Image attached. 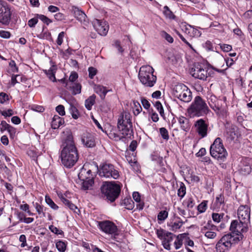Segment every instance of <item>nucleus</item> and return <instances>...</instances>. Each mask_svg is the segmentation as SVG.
I'll list each match as a JSON object with an SVG mask.
<instances>
[{
    "instance_id": "obj_52",
    "label": "nucleus",
    "mask_w": 252,
    "mask_h": 252,
    "mask_svg": "<svg viewBox=\"0 0 252 252\" xmlns=\"http://www.w3.org/2000/svg\"><path fill=\"white\" fill-rule=\"evenodd\" d=\"M11 126L8 124L5 121H2L0 124V129L1 131L8 130Z\"/></svg>"
},
{
    "instance_id": "obj_10",
    "label": "nucleus",
    "mask_w": 252,
    "mask_h": 252,
    "mask_svg": "<svg viewBox=\"0 0 252 252\" xmlns=\"http://www.w3.org/2000/svg\"><path fill=\"white\" fill-rule=\"evenodd\" d=\"M207 98L210 107L217 114L222 116L226 115V110L222 106V101L220 99H218L215 95L212 94H208Z\"/></svg>"
},
{
    "instance_id": "obj_1",
    "label": "nucleus",
    "mask_w": 252,
    "mask_h": 252,
    "mask_svg": "<svg viewBox=\"0 0 252 252\" xmlns=\"http://www.w3.org/2000/svg\"><path fill=\"white\" fill-rule=\"evenodd\" d=\"M63 149L61 153L62 164L67 168L74 165L78 159L77 148L73 140L72 134H68L62 145Z\"/></svg>"
},
{
    "instance_id": "obj_16",
    "label": "nucleus",
    "mask_w": 252,
    "mask_h": 252,
    "mask_svg": "<svg viewBox=\"0 0 252 252\" xmlns=\"http://www.w3.org/2000/svg\"><path fill=\"white\" fill-rule=\"evenodd\" d=\"M11 16L10 8L0 1V23L5 25H8L10 22Z\"/></svg>"
},
{
    "instance_id": "obj_19",
    "label": "nucleus",
    "mask_w": 252,
    "mask_h": 252,
    "mask_svg": "<svg viewBox=\"0 0 252 252\" xmlns=\"http://www.w3.org/2000/svg\"><path fill=\"white\" fill-rule=\"evenodd\" d=\"M252 160L249 158H243L239 165V170L243 175L249 174L252 171Z\"/></svg>"
},
{
    "instance_id": "obj_45",
    "label": "nucleus",
    "mask_w": 252,
    "mask_h": 252,
    "mask_svg": "<svg viewBox=\"0 0 252 252\" xmlns=\"http://www.w3.org/2000/svg\"><path fill=\"white\" fill-rule=\"evenodd\" d=\"M201 233L205 234V236L209 239H214L216 237V233L212 230H207L202 231Z\"/></svg>"
},
{
    "instance_id": "obj_61",
    "label": "nucleus",
    "mask_w": 252,
    "mask_h": 252,
    "mask_svg": "<svg viewBox=\"0 0 252 252\" xmlns=\"http://www.w3.org/2000/svg\"><path fill=\"white\" fill-rule=\"evenodd\" d=\"M64 32H61L59 35L57 40L58 45H61L63 42V38L64 36Z\"/></svg>"
},
{
    "instance_id": "obj_30",
    "label": "nucleus",
    "mask_w": 252,
    "mask_h": 252,
    "mask_svg": "<svg viewBox=\"0 0 252 252\" xmlns=\"http://www.w3.org/2000/svg\"><path fill=\"white\" fill-rule=\"evenodd\" d=\"M69 88L72 90L73 94L75 95L81 93V85L79 83H71L69 85Z\"/></svg>"
},
{
    "instance_id": "obj_63",
    "label": "nucleus",
    "mask_w": 252,
    "mask_h": 252,
    "mask_svg": "<svg viewBox=\"0 0 252 252\" xmlns=\"http://www.w3.org/2000/svg\"><path fill=\"white\" fill-rule=\"evenodd\" d=\"M162 35L169 43H172L173 42V38L167 32H163Z\"/></svg>"
},
{
    "instance_id": "obj_2",
    "label": "nucleus",
    "mask_w": 252,
    "mask_h": 252,
    "mask_svg": "<svg viewBox=\"0 0 252 252\" xmlns=\"http://www.w3.org/2000/svg\"><path fill=\"white\" fill-rule=\"evenodd\" d=\"M210 110L205 101L200 96H196L188 109V113L192 117H201L207 115Z\"/></svg>"
},
{
    "instance_id": "obj_7",
    "label": "nucleus",
    "mask_w": 252,
    "mask_h": 252,
    "mask_svg": "<svg viewBox=\"0 0 252 252\" xmlns=\"http://www.w3.org/2000/svg\"><path fill=\"white\" fill-rule=\"evenodd\" d=\"M239 241V238L227 234L224 235L217 243L216 250L217 252H227L232 245Z\"/></svg>"
},
{
    "instance_id": "obj_59",
    "label": "nucleus",
    "mask_w": 252,
    "mask_h": 252,
    "mask_svg": "<svg viewBox=\"0 0 252 252\" xmlns=\"http://www.w3.org/2000/svg\"><path fill=\"white\" fill-rule=\"evenodd\" d=\"M9 65L11 67L12 72L14 73L18 72V68L16 66L15 62L13 60H12L10 62Z\"/></svg>"
},
{
    "instance_id": "obj_47",
    "label": "nucleus",
    "mask_w": 252,
    "mask_h": 252,
    "mask_svg": "<svg viewBox=\"0 0 252 252\" xmlns=\"http://www.w3.org/2000/svg\"><path fill=\"white\" fill-rule=\"evenodd\" d=\"M18 78L20 79L21 82L23 81V77L20 75H13L11 77V83L13 86L15 85L16 83H19L20 81L18 80Z\"/></svg>"
},
{
    "instance_id": "obj_58",
    "label": "nucleus",
    "mask_w": 252,
    "mask_h": 252,
    "mask_svg": "<svg viewBox=\"0 0 252 252\" xmlns=\"http://www.w3.org/2000/svg\"><path fill=\"white\" fill-rule=\"evenodd\" d=\"M8 95L4 93H0V103H3L8 100Z\"/></svg>"
},
{
    "instance_id": "obj_43",
    "label": "nucleus",
    "mask_w": 252,
    "mask_h": 252,
    "mask_svg": "<svg viewBox=\"0 0 252 252\" xmlns=\"http://www.w3.org/2000/svg\"><path fill=\"white\" fill-rule=\"evenodd\" d=\"M223 214L213 213L212 218L214 221L219 223L220 221L223 216Z\"/></svg>"
},
{
    "instance_id": "obj_56",
    "label": "nucleus",
    "mask_w": 252,
    "mask_h": 252,
    "mask_svg": "<svg viewBox=\"0 0 252 252\" xmlns=\"http://www.w3.org/2000/svg\"><path fill=\"white\" fill-rule=\"evenodd\" d=\"M88 71L89 77L91 79H93L94 77L96 75L97 70L93 67H90L88 69Z\"/></svg>"
},
{
    "instance_id": "obj_3",
    "label": "nucleus",
    "mask_w": 252,
    "mask_h": 252,
    "mask_svg": "<svg viewBox=\"0 0 252 252\" xmlns=\"http://www.w3.org/2000/svg\"><path fill=\"white\" fill-rule=\"evenodd\" d=\"M100 189L104 197L111 202H113L119 197L121 186L120 184L116 182H105Z\"/></svg>"
},
{
    "instance_id": "obj_48",
    "label": "nucleus",
    "mask_w": 252,
    "mask_h": 252,
    "mask_svg": "<svg viewBox=\"0 0 252 252\" xmlns=\"http://www.w3.org/2000/svg\"><path fill=\"white\" fill-rule=\"evenodd\" d=\"M218 208H220L224 203L223 197L220 194L219 196L216 197V201L215 203Z\"/></svg>"
},
{
    "instance_id": "obj_22",
    "label": "nucleus",
    "mask_w": 252,
    "mask_h": 252,
    "mask_svg": "<svg viewBox=\"0 0 252 252\" xmlns=\"http://www.w3.org/2000/svg\"><path fill=\"white\" fill-rule=\"evenodd\" d=\"M94 91L98 94L101 99H104L107 93L111 90H108L106 87L100 85H95L94 87Z\"/></svg>"
},
{
    "instance_id": "obj_24",
    "label": "nucleus",
    "mask_w": 252,
    "mask_h": 252,
    "mask_svg": "<svg viewBox=\"0 0 252 252\" xmlns=\"http://www.w3.org/2000/svg\"><path fill=\"white\" fill-rule=\"evenodd\" d=\"M64 123V120L59 116H54L51 122V126L53 129L58 128L61 125Z\"/></svg>"
},
{
    "instance_id": "obj_55",
    "label": "nucleus",
    "mask_w": 252,
    "mask_h": 252,
    "mask_svg": "<svg viewBox=\"0 0 252 252\" xmlns=\"http://www.w3.org/2000/svg\"><path fill=\"white\" fill-rule=\"evenodd\" d=\"M56 111L61 115L64 116L65 114L64 107L62 105H59L56 108Z\"/></svg>"
},
{
    "instance_id": "obj_14",
    "label": "nucleus",
    "mask_w": 252,
    "mask_h": 252,
    "mask_svg": "<svg viewBox=\"0 0 252 252\" xmlns=\"http://www.w3.org/2000/svg\"><path fill=\"white\" fill-rule=\"evenodd\" d=\"M251 225L248 224H244L238 221L237 220H233L232 221L230 230L233 233H235L236 235H240L242 233L246 232Z\"/></svg>"
},
{
    "instance_id": "obj_17",
    "label": "nucleus",
    "mask_w": 252,
    "mask_h": 252,
    "mask_svg": "<svg viewBox=\"0 0 252 252\" xmlns=\"http://www.w3.org/2000/svg\"><path fill=\"white\" fill-rule=\"evenodd\" d=\"M194 126L196 132L200 138H203L207 136L209 125L204 119H200L196 121Z\"/></svg>"
},
{
    "instance_id": "obj_62",
    "label": "nucleus",
    "mask_w": 252,
    "mask_h": 252,
    "mask_svg": "<svg viewBox=\"0 0 252 252\" xmlns=\"http://www.w3.org/2000/svg\"><path fill=\"white\" fill-rule=\"evenodd\" d=\"M141 101L145 109H148L150 107L151 104L146 98L144 97L141 98Z\"/></svg>"
},
{
    "instance_id": "obj_9",
    "label": "nucleus",
    "mask_w": 252,
    "mask_h": 252,
    "mask_svg": "<svg viewBox=\"0 0 252 252\" xmlns=\"http://www.w3.org/2000/svg\"><path fill=\"white\" fill-rule=\"evenodd\" d=\"M173 94L175 97L185 102H189L192 99L191 91L183 84H178L175 86Z\"/></svg>"
},
{
    "instance_id": "obj_49",
    "label": "nucleus",
    "mask_w": 252,
    "mask_h": 252,
    "mask_svg": "<svg viewBox=\"0 0 252 252\" xmlns=\"http://www.w3.org/2000/svg\"><path fill=\"white\" fill-rule=\"evenodd\" d=\"M207 201H203L197 207L198 211L200 213L204 212L207 209Z\"/></svg>"
},
{
    "instance_id": "obj_40",
    "label": "nucleus",
    "mask_w": 252,
    "mask_h": 252,
    "mask_svg": "<svg viewBox=\"0 0 252 252\" xmlns=\"http://www.w3.org/2000/svg\"><path fill=\"white\" fill-rule=\"evenodd\" d=\"M49 229L52 233H53L56 235H60L62 236H63V235H64V232L63 231H62L61 229H59L57 227H56L53 225L49 226Z\"/></svg>"
},
{
    "instance_id": "obj_4",
    "label": "nucleus",
    "mask_w": 252,
    "mask_h": 252,
    "mask_svg": "<svg viewBox=\"0 0 252 252\" xmlns=\"http://www.w3.org/2000/svg\"><path fill=\"white\" fill-rule=\"evenodd\" d=\"M118 128L123 137L130 135L132 133L131 115L129 112L124 111L118 119Z\"/></svg>"
},
{
    "instance_id": "obj_8",
    "label": "nucleus",
    "mask_w": 252,
    "mask_h": 252,
    "mask_svg": "<svg viewBox=\"0 0 252 252\" xmlns=\"http://www.w3.org/2000/svg\"><path fill=\"white\" fill-rule=\"evenodd\" d=\"M187 234L186 233L180 234L176 236L171 232L167 233L165 238L162 241V244L164 248L167 250L171 249L170 243L173 241L174 238L176 240L174 242V245L176 250L179 249L183 245V240L186 238Z\"/></svg>"
},
{
    "instance_id": "obj_44",
    "label": "nucleus",
    "mask_w": 252,
    "mask_h": 252,
    "mask_svg": "<svg viewBox=\"0 0 252 252\" xmlns=\"http://www.w3.org/2000/svg\"><path fill=\"white\" fill-rule=\"evenodd\" d=\"M159 132L162 138L166 140L169 139V134L167 130L164 127L159 128Z\"/></svg>"
},
{
    "instance_id": "obj_64",
    "label": "nucleus",
    "mask_w": 252,
    "mask_h": 252,
    "mask_svg": "<svg viewBox=\"0 0 252 252\" xmlns=\"http://www.w3.org/2000/svg\"><path fill=\"white\" fill-rule=\"evenodd\" d=\"M38 22V18H33L30 20H29L28 24L29 27L32 28L34 27L35 25L37 24Z\"/></svg>"
},
{
    "instance_id": "obj_60",
    "label": "nucleus",
    "mask_w": 252,
    "mask_h": 252,
    "mask_svg": "<svg viewBox=\"0 0 252 252\" xmlns=\"http://www.w3.org/2000/svg\"><path fill=\"white\" fill-rule=\"evenodd\" d=\"M70 54H71V51L69 49L66 50L65 51H62L61 52L62 57L65 59H68Z\"/></svg>"
},
{
    "instance_id": "obj_12",
    "label": "nucleus",
    "mask_w": 252,
    "mask_h": 252,
    "mask_svg": "<svg viewBox=\"0 0 252 252\" xmlns=\"http://www.w3.org/2000/svg\"><path fill=\"white\" fill-rule=\"evenodd\" d=\"M237 215L241 222L251 225V208L249 206H240L237 210Z\"/></svg>"
},
{
    "instance_id": "obj_41",
    "label": "nucleus",
    "mask_w": 252,
    "mask_h": 252,
    "mask_svg": "<svg viewBox=\"0 0 252 252\" xmlns=\"http://www.w3.org/2000/svg\"><path fill=\"white\" fill-rule=\"evenodd\" d=\"M186 193V188L183 183H181L179 189L178 190V195L179 196L183 198Z\"/></svg>"
},
{
    "instance_id": "obj_31",
    "label": "nucleus",
    "mask_w": 252,
    "mask_h": 252,
    "mask_svg": "<svg viewBox=\"0 0 252 252\" xmlns=\"http://www.w3.org/2000/svg\"><path fill=\"white\" fill-rule=\"evenodd\" d=\"M67 242L59 240L56 243V247L60 252H64L66 249Z\"/></svg>"
},
{
    "instance_id": "obj_25",
    "label": "nucleus",
    "mask_w": 252,
    "mask_h": 252,
    "mask_svg": "<svg viewBox=\"0 0 252 252\" xmlns=\"http://www.w3.org/2000/svg\"><path fill=\"white\" fill-rule=\"evenodd\" d=\"M61 201L66 206H67L70 210H72L75 213L78 214L80 212L77 207L72 203L69 200L64 198L63 196L61 197Z\"/></svg>"
},
{
    "instance_id": "obj_5",
    "label": "nucleus",
    "mask_w": 252,
    "mask_h": 252,
    "mask_svg": "<svg viewBox=\"0 0 252 252\" xmlns=\"http://www.w3.org/2000/svg\"><path fill=\"white\" fill-rule=\"evenodd\" d=\"M154 68L150 65H144L140 67L138 77L145 86L152 87L156 83L157 76L154 75Z\"/></svg>"
},
{
    "instance_id": "obj_37",
    "label": "nucleus",
    "mask_w": 252,
    "mask_h": 252,
    "mask_svg": "<svg viewBox=\"0 0 252 252\" xmlns=\"http://www.w3.org/2000/svg\"><path fill=\"white\" fill-rule=\"evenodd\" d=\"M108 136L110 139H113L115 141H119L126 137H123V134H122V135H119L114 131H110L108 134Z\"/></svg>"
},
{
    "instance_id": "obj_50",
    "label": "nucleus",
    "mask_w": 252,
    "mask_h": 252,
    "mask_svg": "<svg viewBox=\"0 0 252 252\" xmlns=\"http://www.w3.org/2000/svg\"><path fill=\"white\" fill-rule=\"evenodd\" d=\"M37 18L42 21L43 23L49 25L52 22V21L46 16L43 15H37Z\"/></svg>"
},
{
    "instance_id": "obj_33",
    "label": "nucleus",
    "mask_w": 252,
    "mask_h": 252,
    "mask_svg": "<svg viewBox=\"0 0 252 252\" xmlns=\"http://www.w3.org/2000/svg\"><path fill=\"white\" fill-rule=\"evenodd\" d=\"M182 224L183 222L179 221L177 222H170L168 225L170 227V230L176 231L181 227Z\"/></svg>"
},
{
    "instance_id": "obj_57",
    "label": "nucleus",
    "mask_w": 252,
    "mask_h": 252,
    "mask_svg": "<svg viewBox=\"0 0 252 252\" xmlns=\"http://www.w3.org/2000/svg\"><path fill=\"white\" fill-rule=\"evenodd\" d=\"M7 131L9 133L10 137L12 139H14L16 133V128L11 126L9 127Z\"/></svg>"
},
{
    "instance_id": "obj_28",
    "label": "nucleus",
    "mask_w": 252,
    "mask_h": 252,
    "mask_svg": "<svg viewBox=\"0 0 252 252\" xmlns=\"http://www.w3.org/2000/svg\"><path fill=\"white\" fill-rule=\"evenodd\" d=\"M96 98V96L95 94H93L89 96L86 100H85V107L86 108L90 110L92 109V106L95 103V100Z\"/></svg>"
},
{
    "instance_id": "obj_34",
    "label": "nucleus",
    "mask_w": 252,
    "mask_h": 252,
    "mask_svg": "<svg viewBox=\"0 0 252 252\" xmlns=\"http://www.w3.org/2000/svg\"><path fill=\"white\" fill-rule=\"evenodd\" d=\"M78 178L80 180H85L89 179L86 170V166H83L78 174Z\"/></svg>"
},
{
    "instance_id": "obj_18",
    "label": "nucleus",
    "mask_w": 252,
    "mask_h": 252,
    "mask_svg": "<svg viewBox=\"0 0 252 252\" xmlns=\"http://www.w3.org/2000/svg\"><path fill=\"white\" fill-rule=\"evenodd\" d=\"M94 27L101 35H106L109 30V25L106 21L97 19L94 22Z\"/></svg>"
},
{
    "instance_id": "obj_35",
    "label": "nucleus",
    "mask_w": 252,
    "mask_h": 252,
    "mask_svg": "<svg viewBox=\"0 0 252 252\" xmlns=\"http://www.w3.org/2000/svg\"><path fill=\"white\" fill-rule=\"evenodd\" d=\"M69 111L73 118L74 119H77L79 118L80 114L76 107L72 105H70Z\"/></svg>"
},
{
    "instance_id": "obj_32",
    "label": "nucleus",
    "mask_w": 252,
    "mask_h": 252,
    "mask_svg": "<svg viewBox=\"0 0 252 252\" xmlns=\"http://www.w3.org/2000/svg\"><path fill=\"white\" fill-rule=\"evenodd\" d=\"M82 183V188L84 190L89 189L94 184V180L93 179H89L85 180H81Z\"/></svg>"
},
{
    "instance_id": "obj_27",
    "label": "nucleus",
    "mask_w": 252,
    "mask_h": 252,
    "mask_svg": "<svg viewBox=\"0 0 252 252\" xmlns=\"http://www.w3.org/2000/svg\"><path fill=\"white\" fill-rule=\"evenodd\" d=\"M133 199L137 202V208L139 210H142L144 207V203L141 202V196L138 192H134L132 194Z\"/></svg>"
},
{
    "instance_id": "obj_6",
    "label": "nucleus",
    "mask_w": 252,
    "mask_h": 252,
    "mask_svg": "<svg viewBox=\"0 0 252 252\" xmlns=\"http://www.w3.org/2000/svg\"><path fill=\"white\" fill-rule=\"evenodd\" d=\"M210 153L213 158L220 161H224L228 155L220 137L217 138L211 145Z\"/></svg>"
},
{
    "instance_id": "obj_51",
    "label": "nucleus",
    "mask_w": 252,
    "mask_h": 252,
    "mask_svg": "<svg viewBox=\"0 0 252 252\" xmlns=\"http://www.w3.org/2000/svg\"><path fill=\"white\" fill-rule=\"evenodd\" d=\"M164 8L165 9L164 13L166 16L170 19H174L175 16L173 13L169 10L168 7L167 6H164Z\"/></svg>"
},
{
    "instance_id": "obj_23",
    "label": "nucleus",
    "mask_w": 252,
    "mask_h": 252,
    "mask_svg": "<svg viewBox=\"0 0 252 252\" xmlns=\"http://www.w3.org/2000/svg\"><path fill=\"white\" fill-rule=\"evenodd\" d=\"M179 123L180 125L181 128L183 130L187 131L190 128V125L189 121L187 118L181 116L178 119Z\"/></svg>"
},
{
    "instance_id": "obj_13",
    "label": "nucleus",
    "mask_w": 252,
    "mask_h": 252,
    "mask_svg": "<svg viewBox=\"0 0 252 252\" xmlns=\"http://www.w3.org/2000/svg\"><path fill=\"white\" fill-rule=\"evenodd\" d=\"M99 228L106 234L112 235H118V228L117 226L112 222L106 220L99 222Z\"/></svg>"
},
{
    "instance_id": "obj_20",
    "label": "nucleus",
    "mask_w": 252,
    "mask_h": 252,
    "mask_svg": "<svg viewBox=\"0 0 252 252\" xmlns=\"http://www.w3.org/2000/svg\"><path fill=\"white\" fill-rule=\"evenodd\" d=\"M72 12L74 15V16L78 21L85 25H87V23H88L87 17L83 11L79 9L77 7L73 6Z\"/></svg>"
},
{
    "instance_id": "obj_38",
    "label": "nucleus",
    "mask_w": 252,
    "mask_h": 252,
    "mask_svg": "<svg viewBox=\"0 0 252 252\" xmlns=\"http://www.w3.org/2000/svg\"><path fill=\"white\" fill-rule=\"evenodd\" d=\"M216 226L212 223L211 220H209L205 225L201 229V232L207 230H214Z\"/></svg>"
},
{
    "instance_id": "obj_11",
    "label": "nucleus",
    "mask_w": 252,
    "mask_h": 252,
    "mask_svg": "<svg viewBox=\"0 0 252 252\" xmlns=\"http://www.w3.org/2000/svg\"><path fill=\"white\" fill-rule=\"evenodd\" d=\"M99 175L101 177H111L114 179H117L120 176L118 171L110 164H103L99 171Z\"/></svg>"
},
{
    "instance_id": "obj_53",
    "label": "nucleus",
    "mask_w": 252,
    "mask_h": 252,
    "mask_svg": "<svg viewBox=\"0 0 252 252\" xmlns=\"http://www.w3.org/2000/svg\"><path fill=\"white\" fill-rule=\"evenodd\" d=\"M35 208L39 215L42 214L43 216H45V213L43 212V207L42 206H41L38 203H36Z\"/></svg>"
},
{
    "instance_id": "obj_46",
    "label": "nucleus",
    "mask_w": 252,
    "mask_h": 252,
    "mask_svg": "<svg viewBox=\"0 0 252 252\" xmlns=\"http://www.w3.org/2000/svg\"><path fill=\"white\" fill-rule=\"evenodd\" d=\"M168 232H167L162 229H157V234L158 237L161 239L162 241L165 238V235L167 234V233Z\"/></svg>"
},
{
    "instance_id": "obj_42",
    "label": "nucleus",
    "mask_w": 252,
    "mask_h": 252,
    "mask_svg": "<svg viewBox=\"0 0 252 252\" xmlns=\"http://www.w3.org/2000/svg\"><path fill=\"white\" fill-rule=\"evenodd\" d=\"M168 213L166 210L161 211L158 215V219L159 220L163 221L168 217Z\"/></svg>"
},
{
    "instance_id": "obj_29",
    "label": "nucleus",
    "mask_w": 252,
    "mask_h": 252,
    "mask_svg": "<svg viewBox=\"0 0 252 252\" xmlns=\"http://www.w3.org/2000/svg\"><path fill=\"white\" fill-rule=\"evenodd\" d=\"M121 205L128 210H132L134 207V202L130 198H125L122 201Z\"/></svg>"
},
{
    "instance_id": "obj_15",
    "label": "nucleus",
    "mask_w": 252,
    "mask_h": 252,
    "mask_svg": "<svg viewBox=\"0 0 252 252\" xmlns=\"http://www.w3.org/2000/svg\"><path fill=\"white\" fill-rule=\"evenodd\" d=\"M190 73L195 78L200 80H206L208 77L207 70L203 68L202 65L198 63L191 68Z\"/></svg>"
},
{
    "instance_id": "obj_54",
    "label": "nucleus",
    "mask_w": 252,
    "mask_h": 252,
    "mask_svg": "<svg viewBox=\"0 0 252 252\" xmlns=\"http://www.w3.org/2000/svg\"><path fill=\"white\" fill-rule=\"evenodd\" d=\"M83 166H86V172H87L88 176H89V178L93 179V175L92 173V170L90 168V166L93 167V165H90L89 164H85Z\"/></svg>"
},
{
    "instance_id": "obj_36",
    "label": "nucleus",
    "mask_w": 252,
    "mask_h": 252,
    "mask_svg": "<svg viewBox=\"0 0 252 252\" xmlns=\"http://www.w3.org/2000/svg\"><path fill=\"white\" fill-rule=\"evenodd\" d=\"M133 105H134V107H133V114L135 116H137L140 113V112L142 111V107H141L140 104L137 101L134 100L133 101Z\"/></svg>"
},
{
    "instance_id": "obj_39",
    "label": "nucleus",
    "mask_w": 252,
    "mask_h": 252,
    "mask_svg": "<svg viewBox=\"0 0 252 252\" xmlns=\"http://www.w3.org/2000/svg\"><path fill=\"white\" fill-rule=\"evenodd\" d=\"M45 201L53 209L57 210L58 209V206L53 202L49 196L47 195L45 196Z\"/></svg>"
},
{
    "instance_id": "obj_26",
    "label": "nucleus",
    "mask_w": 252,
    "mask_h": 252,
    "mask_svg": "<svg viewBox=\"0 0 252 252\" xmlns=\"http://www.w3.org/2000/svg\"><path fill=\"white\" fill-rule=\"evenodd\" d=\"M56 70V66L55 65H52L49 69L45 70V73L48 76L49 78L53 82L56 81L55 77V73Z\"/></svg>"
},
{
    "instance_id": "obj_21",
    "label": "nucleus",
    "mask_w": 252,
    "mask_h": 252,
    "mask_svg": "<svg viewBox=\"0 0 252 252\" xmlns=\"http://www.w3.org/2000/svg\"><path fill=\"white\" fill-rule=\"evenodd\" d=\"M81 141L86 147L92 148L95 145L94 137L89 133H84L82 136Z\"/></svg>"
}]
</instances>
